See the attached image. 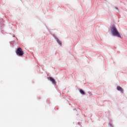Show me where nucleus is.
I'll use <instances>...</instances> for the list:
<instances>
[{
	"mask_svg": "<svg viewBox=\"0 0 127 127\" xmlns=\"http://www.w3.org/2000/svg\"><path fill=\"white\" fill-rule=\"evenodd\" d=\"M111 33L113 36H117V37H120V38H123V35L120 34L116 26H113L111 28Z\"/></svg>",
	"mask_w": 127,
	"mask_h": 127,
	"instance_id": "f257e3e1",
	"label": "nucleus"
},
{
	"mask_svg": "<svg viewBox=\"0 0 127 127\" xmlns=\"http://www.w3.org/2000/svg\"><path fill=\"white\" fill-rule=\"evenodd\" d=\"M54 37L56 41L58 42V44H59V45H61L62 44V42H61L60 40L58 39V38H57L56 36H55Z\"/></svg>",
	"mask_w": 127,
	"mask_h": 127,
	"instance_id": "7ed1b4c3",
	"label": "nucleus"
},
{
	"mask_svg": "<svg viewBox=\"0 0 127 127\" xmlns=\"http://www.w3.org/2000/svg\"><path fill=\"white\" fill-rule=\"evenodd\" d=\"M117 89L118 90V91H120V92H121V93H124V90H123V88H122V87H121L120 86H118Z\"/></svg>",
	"mask_w": 127,
	"mask_h": 127,
	"instance_id": "20e7f679",
	"label": "nucleus"
},
{
	"mask_svg": "<svg viewBox=\"0 0 127 127\" xmlns=\"http://www.w3.org/2000/svg\"><path fill=\"white\" fill-rule=\"evenodd\" d=\"M109 126H110L111 127H113V125H112L111 124H109Z\"/></svg>",
	"mask_w": 127,
	"mask_h": 127,
	"instance_id": "0eeeda50",
	"label": "nucleus"
},
{
	"mask_svg": "<svg viewBox=\"0 0 127 127\" xmlns=\"http://www.w3.org/2000/svg\"><path fill=\"white\" fill-rule=\"evenodd\" d=\"M80 93L81 94V95H85V92L83 91V90L80 89L79 90Z\"/></svg>",
	"mask_w": 127,
	"mask_h": 127,
	"instance_id": "423d86ee",
	"label": "nucleus"
},
{
	"mask_svg": "<svg viewBox=\"0 0 127 127\" xmlns=\"http://www.w3.org/2000/svg\"><path fill=\"white\" fill-rule=\"evenodd\" d=\"M50 80L51 81H52L53 84H56V81H55V80L54 79H53V78L50 77Z\"/></svg>",
	"mask_w": 127,
	"mask_h": 127,
	"instance_id": "39448f33",
	"label": "nucleus"
},
{
	"mask_svg": "<svg viewBox=\"0 0 127 127\" xmlns=\"http://www.w3.org/2000/svg\"><path fill=\"white\" fill-rule=\"evenodd\" d=\"M16 53L18 56H22L23 55L24 53L22 51V50L20 48H18L17 50L16 51Z\"/></svg>",
	"mask_w": 127,
	"mask_h": 127,
	"instance_id": "f03ea898",
	"label": "nucleus"
}]
</instances>
